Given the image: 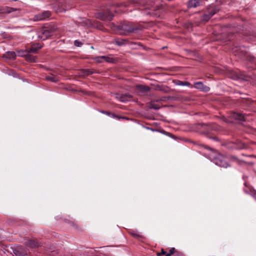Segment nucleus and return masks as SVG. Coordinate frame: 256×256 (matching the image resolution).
<instances>
[{
  "label": "nucleus",
  "mask_w": 256,
  "mask_h": 256,
  "mask_svg": "<svg viewBox=\"0 0 256 256\" xmlns=\"http://www.w3.org/2000/svg\"><path fill=\"white\" fill-rule=\"evenodd\" d=\"M227 159V158L223 155L218 154L213 160L216 164L221 167L227 168L228 166Z\"/></svg>",
  "instance_id": "nucleus-1"
},
{
  "label": "nucleus",
  "mask_w": 256,
  "mask_h": 256,
  "mask_svg": "<svg viewBox=\"0 0 256 256\" xmlns=\"http://www.w3.org/2000/svg\"><path fill=\"white\" fill-rule=\"evenodd\" d=\"M120 29L122 30L121 33L124 34H128L136 30L133 24L130 22L122 24L120 26Z\"/></svg>",
  "instance_id": "nucleus-2"
},
{
  "label": "nucleus",
  "mask_w": 256,
  "mask_h": 256,
  "mask_svg": "<svg viewBox=\"0 0 256 256\" xmlns=\"http://www.w3.org/2000/svg\"><path fill=\"white\" fill-rule=\"evenodd\" d=\"M52 34V32L49 28H44L38 32V38L42 40H45L50 37Z\"/></svg>",
  "instance_id": "nucleus-3"
},
{
  "label": "nucleus",
  "mask_w": 256,
  "mask_h": 256,
  "mask_svg": "<svg viewBox=\"0 0 256 256\" xmlns=\"http://www.w3.org/2000/svg\"><path fill=\"white\" fill-rule=\"evenodd\" d=\"M96 18L102 20H111L113 15L110 12H98L96 14Z\"/></svg>",
  "instance_id": "nucleus-4"
},
{
  "label": "nucleus",
  "mask_w": 256,
  "mask_h": 256,
  "mask_svg": "<svg viewBox=\"0 0 256 256\" xmlns=\"http://www.w3.org/2000/svg\"><path fill=\"white\" fill-rule=\"evenodd\" d=\"M51 12L50 11H45L35 16L34 20V21L44 20L49 18Z\"/></svg>",
  "instance_id": "nucleus-5"
},
{
  "label": "nucleus",
  "mask_w": 256,
  "mask_h": 256,
  "mask_svg": "<svg viewBox=\"0 0 256 256\" xmlns=\"http://www.w3.org/2000/svg\"><path fill=\"white\" fill-rule=\"evenodd\" d=\"M13 252L16 256H24L28 254V250L22 246H17L14 249Z\"/></svg>",
  "instance_id": "nucleus-6"
},
{
  "label": "nucleus",
  "mask_w": 256,
  "mask_h": 256,
  "mask_svg": "<svg viewBox=\"0 0 256 256\" xmlns=\"http://www.w3.org/2000/svg\"><path fill=\"white\" fill-rule=\"evenodd\" d=\"M230 118L231 120H228V122H232L234 120L244 121L246 120L245 116L242 114L238 112H232L230 114Z\"/></svg>",
  "instance_id": "nucleus-7"
},
{
  "label": "nucleus",
  "mask_w": 256,
  "mask_h": 256,
  "mask_svg": "<svg viewBox=\"0 0 256 256\" xmlns=\"http://www.w3.org/2000/svg\"><path fill=\"white\" fill-rule=\"evenodd\" d=\"M218 11V9L214 8L210 11L208 14H204L202 17V20L205 22L208 21L210 18Z\"/></svg>",
  "instance_id": "nucleus-8"
},
{
  "label": "nucleus",
  "mask_w": 256,
  "mask_h": 256,
  "mask_svg": "<svg viewBox=\"0 0 256 256\" xmlns=\"http://www.w3.org/2000/svg\"><path fill=\"white\" fill-rule=\"evenodd\" d=\"M194 86L196 88L200 89L203 92H208L210 90V88L204 85L202 82H196L194 83Z\"/></svg>",
  "instance_id": "nucleus-9"
},
{
  "label": "nucleus",
  "mask_w": 256,
  "mask_h": 256,
  "mask_svg": "<svg viewBox=\"0 0 256 256\" xmlns=\"http://www.w3.org/2000/svg\"><path fill=\"white\" fill-rule=\"evenodd\" d=\"M200 0H190L188 2L187 5L188 8H196L200 6Z\"/></svg>",
  "instance_id": "nucleus-10"
},
{
  "label": "nucleus",
  "mask_w": 256,
  "mask_h": 256,
  "mask_svg": "<svg viewBox=\"0 0 256 256\" xmlns=\"http://www.w3.org/2000/svg\"><path fill=\"white\" fill-rule=\"evenodd\" d=\"M42 47V45H40L39 44H33L28 50V52L35 53L38 50L40 49Z\"/></svg>",
  "instance_id": "nucleus-11"
},
{
  "label": "nucleus",
  "mask_w": 256,
  "mask_h": 256,
  "mask_svg": "<svg viewBox=\"0 0 256 256\" xmlns=\"http://www.w3.org/2000/svg\"><path fill=\"white\" fill-rule=\"evenodd\" d=\"M4 57L8 59H14L16 57V54L14 52H7L4 54Z\"/></svg>",
  "instance_id": "nucleus-12"
},
{
  "label": "nucleus",
  "mask_w": 256,
  "mask_h": 256,
  "mask_svg": "<svg viewBox=\"0 0 256 256\" xmlns=\"http://www.w3.org/2000/svg\"><path fill=\"white\" fill-rule=\"evenodd\" d=\"M132 98V96L128 94H124L123 95H122L120 97V100L122 102H126V101H128L130 100V99Z\"/></svg>",
  "instance_id": "nucleus-13"
},
{
  "label": "nucleus",
  "mask_w": 256,
  "mask_h": 256,
  "mask_svg": "<svg viewBox=\"0 0 256 256\" xmlns=\"http://www.w3.org/2000/svg\"><path fill=\"white\" fill-rule=\"evenodd\" d=\"M136 88L140 92H146L150 90L148 86L144 85H138L136 86Z\"/></svg>",
  "instance_id": "nucleus-14"
},
{
  "label": "nucleus",
  "mask_w": 256,
  "mask_h": 256,
  "mask_svg": "<svg viewBox=\"0 0 256 256\" xmlns=\"http://www.w3.org/2000/svg\"><path fill=\"white\" fill-rule=\"evenodd\" d=\"M234 79H244V75L241 72H236L234 76L232 77Z\"/></svg>",
  "instance_id": "nucleus-15"
},
{
  "label": "nucleus",
  "mask_w": 256,
  "mask_h": 256,
  "mask_svg": "<svg viewBox=\"0 0 256 256\" xmlns=\"http://www.w3.org/2000/svg\"><path fill=\"white\" fill-rule=\"evenodd\" d=\"M13 10L14 8L6 6L0 9V13H10Z\"/></svg>",
  "instance_id": "nucleus-16"
},
{
  "label": "nucleus",
  "mask_w": 256,
  "mask_h": 256,
  "mask_svg": "<svg viewBox=\"0 0 256 256\" xmlns=\"http://www.w3.org/2000/svg\"><path fill=\"white\" fill-rule=\"evenodd\" d=\"M26 245L30 248L38 246V244L32 240H30L26 242Z\"/></svg>",
  "instance_id": "nucleus-17"
},
{
  "label": "nucleus",
  "mask_w": 256,
  "mask_h": 256,
  "mask_svg": "<svg viewBox=\"0 0 256 256\" xmlns=\"http://www.w3.org/2000/svg\"><path fill=\"white\" fill-rule=\"evenodd\" d=\"M46 80L52 82H56L58 80V78L54 76H49L46 77Z\"/></svg>",
  "instance_id": "nucleus-18"
},
{
  "label": "nucleus",
  "mask_w": 256,
  "mask_h": 256,
  "mask_svg": "<svg viewBox=\"0 0 256 256\" xmlns=\"http://www.w3.org/2000/svg\"><path fill=\"white\" fill-rule=\"evenodd\" d=\"M176 85L178 86H190V84L188 82H182L178 80L176 84Z\"/></svg>",
  "instance_id": "nucleus-19"
},
{
  "label": "nucleus",
  "mask_w": 256,
  "mask_h": 256,
  "mask_svg": "<svg viewBox=\"0 0 256 256\" xmlns=\"http://www.w3.org/2000/svg\"><path fill=\"white\" fill-rule=\"evenodd\" d=\"M103 58L104 62H112V58L108 56H101V58Z\"/></svg>",
  "instance_id": "nucleus-20"
},
{
  "label": "nucleus",
  "mask_w": 256,
  "mask_h": 256,
  "mask_svg": "<svg viewBox=\"0 0 256 256\" xmlns=\"http://www.w3.org/2000/svg\"><path fill=\"white\" fill-rule=\"evenodd\" d=\"M94 72L92 70H84V76H88L90 74L94 73Z\"/></svg>",
  "instance_id": "nucleus-21"
},
{
  "label": "nucleus",
  "mask_w": 256,
  "mask_h": 256,
  "mask_svg": "<svg viewBox=\"0 0 256 256\" xmlns=\"http://www.w3.org/2000/svg\"><path fill=\"white\" fill-rule=\"evenodd\" d=\"M174 248H172L171 249H170L169 253L166 254V256H170L172 254H173L174 252Z\"/></svg>",
  "instance_id": "nucleus-22"
},
{
  "label": "nucleus",
  "mask_w": 256,
  "mask_h": 256,
  "mask_svg": "<svg viewBox=\"0 0 256 256\" xmlns=\"http://www.w3.org/2000/svg\"><path fill=\"white\" fill-rule=\"evenodd\" d=\"M101 56H98L96 58V60L98 62H104L103 58H100Z\"/></svg>",
  "instance_id": "nucleus-23"
},
{
  "label": "nucleus",
  "mask_w": 256,
  "mask_h": 256,
  "mask_svg": "<svg viewBox=\"0 0 256 256\" xmlns=\"http://www.w3.org/2000/svg\"><path fill=\"white\" fill-rule=\"evenodd\" d=\"M131 234L132 236H133L134 237H136V238H138L140 236L139 234H138L136 232H132L131 233Z\"/></svg>",
  "instance_id": "nucleus-24"
},
{
  "label": "nucleus",
  "mask_w": 256,
  "mask_h": 256,
  "mask_svg": "<svg viewBox=\"0 0 256 256\" xmlns=\"http://www.w3.org/2000/svg\"><path fill=\"white\" fill-rule=\"evenodd\" d=\"M74 44L77 46H81L82 44L79 41L76 40L74 41Z\"/></svg>",
  "instance_id": "nucleus-25"
},
{
  "label": "nucleus",
  "mask_w": 256,
  "mask_h": 256,
  "mask_svg": "<svg viewBox=\"0 0 256 256\" xmlns=\"http://www.w3.org/2000/svg\"><path fill=\"white\" fill-rule=\"evenodd\" d=\"M250 195L256 200V193H249Z\"/></svg>",
  "instance_id": "nucleus-26"
},
{
  "label": "nucleus",
  "mask_w": 256,
  "mask_h": 256,
  "mask_svg": "<svg viewBox=\"0 0 256 256\" xmlns=\"http://www.w3.org/2000/svg\"><path fill=\"white\" fill-rule=\"evenodd\" d=\"M116 44L118 45V46H120L122 44V42H116Z\"/></svg>",
  "instance_id": "nucleus-27"
},
{
  "label": "nucleus",
  "mask_w": 256,
  "mask_h": 256,
  "mask_svg": "<svg viewBox=\"0 0 256 256\" xmlns=\"http://www.w3.org/2000/svg\"><path fill=\"white\" fill-rule=\"evenodd\" d=\"M166 254H167V253H166V252H164L163 250H162V254L166 255Z\"/></svg>",
  "instance_id": "nucleus-28"
},
{
  "label": "nucleus",
  "mask_w": 256,
  "mask_h": 256,
  "mask_svg": "<svg viewBox=\"0 0 256 256\" xmlns=\"http://www.w3.org/2000/svg\"><path fill=\"white\" fill-rule=\"evenodd\" d=\"M103 112L104 114H108V115H110V114L109 112Z\"/></svg>",
  "instance_id": "nucleus-29"
},
{
  "label": "nucleus",
  "mask_w": 256,
  "mask_h": 256,
  "mask_svg": "<svg viewBox=\"0 0 256 256\" xmlns=\"http://www.w3.org/2000/svg\"><path fill=\"white\" fill-rule=\"evenodd\" d=\"M18 56H22V55L20 54V52H18Z\"/></svg>",
  "instance_id": "nucleus-30"
},
{
  "label": "nucleus",
  "mask_w": 256,
  "mask_h": 256,
  "mask_svg": "<svg viewBox=\"0 0 256 256\" xmlns=\"http://www.w3.org/2000/svg\"><path fill=\"white\" fill-rule=\"evenodd\" d=\"M232 159H234H234H236V158H235L234 157H233V156H232Z\"/></svg>",
  "instance_id": "nucleus-31"
},
{
  "label": "nucleus",
  "mask_w": 256,
  "mask_h": 256,
  "mask_svg": "<svg viewBox=\"0 0 256 256\" xmlns=\"http://www.w3.org/2000/svg\"><path fill=\"white\" fill-rule=\"evenodd\" d=\"M160 254H158V256H160Z\"/></svg>",
  "instance_id": "nucleus-32"
}]
</instances>
